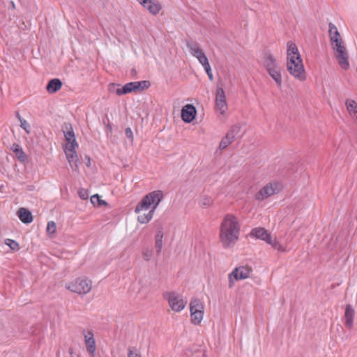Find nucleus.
Instances as JSON below:
<instances>
[{"instance_id": "0eeeda50", "label": "nucleus", "mask_w": 357, "mask_h": 357, "mask_svg": "<svg viewBox=\"0 0 357 357\" xmlns=\"http://www.w3.org/2000/svg\"><path fill=\"white\" fill-rule=\"evenodd\" d=\"M163 297L167 301L170 308L176 312H181L188 303L185 297L175 291L165 292L163 294Z\"/></svg>"}, {"instance_id": "f704fd0d", "label": "nucleus", "mask_w": 357, "mask_h": 357, "mask_svg": "<svg viewBox=\"0 0 357 357\" xmlns=\"http://www.w3.org/2000/svg\"><path fill=\"white\" fill-rule=\"evenodd\" d=\"M231 143L230 142H229V140H227L226 138H222L221 142H220V144H219V149L220 150H223L225 149H226L229 144H231Z\"/></svg>"}, {"instance_id": "f257e3e1", "label": "nucleus", "mask_w": 357, "mask_h": 357, "mask_svg": "<svg viewBox=\"0 0 357 357\" xmlns=\"http://www.w3.org/2000/svg\"><path fill=\"white\" fill-rule=\"evenodd\" d=\"M241 222L237 215L227 213L220 225L219 239L225 248L234 246L239 238Z\"/></svg>"}, {"instance_id": "a211bd4d", "label": "nucleus", "mask_w": 357, "mask_h": 357, "mask_svg": "<svg viewBox=\"0 0 357 357\" xmlns=\"http://www.w3.org/2000/svg\"><path fill=\"white\" fill-rule=\"evenodd\" d=\"M345 106L350 117L357 126V102L354 100L347 99L345 101Z\"/></svg>"}, {"instance_id": "2f4dec72", "label": "nucleus", "mask_w": 357, "mask_h": 357, "mask_svg": "<svg viewBox=\"0 0 357 357\" xmlns=\"http://www.w3.org/2000/svg\"><path fill=\"white\" fill-rule=\"evenodd\" d=\"M240 132L241 126L239 125H234L231 127V128L227 132L234 135V137L236 138L239 136Z\"/></svg>"}, {"instance_id": "5701e85b", "label": "nucleus", "mask_w": 357, "mask_h": 357, "mask_svg": "<svg viewBox=\"0 0 357 357\" xmlns=\"http://www.w3.org/2000/svg\"><path fill=\"white\" fill-rule=\"evenodd\" d=\"M163 231L162 229H160L155 236V248L157 253H160L162 249V238H163Z\"/></svg>"}, {"instance_id": "58836bf2", "label": "nucleus", "mask_w": 357, "mask_h": 357, "mask_svg": "<svg viewBox=\"0 0 357 357\" xmlns=\"http://www.w3.org/2000/svg\"><path fill=\"white\" fill-rule=\"evenodd\" d=\"M128 357H141V356L137 352L130 350L128 354Z\"/></svg>"}, {"instance_id": "393cba45", "label": "nucleus", "mask_w": 357, "mask_h": 357, "mask_svg": "<svg viewBox=\"0 0 357 357\" xmlns=\"http://www.w3.org/2000/svg\"><path fill=\"white\" fill-rule=\"evenodd\" d=\"M10 149L20 161L24 162L26 160V155L20 145L13 144Z\"/></svg>"}, {"instance_id": "9d476101", "label": "nucleus", "mask_w": 357, "mask_h": 357, "mask_svg": "<svg viewBox=\"0 0 357 357\" xmlns=\"http://www.w3.org/2000/svg\"><path fill=\"white\" fill-rule=\"evenodd\" d=\"M150 86L149 81H137L126 84L123 87L118 88L116 91L117 95L126 94L132 91H138L148 89Z\"/></svg>"}, {"instance_id": "bb28decb", "label": "nucleus", "mask_w": 357, "mask_h": 357, "mask_svg": "<svg viewBox=\"0 0 357 357\" xmlns=\"http://www.w3.org/2000/svg\"><path fill=\"white\" fill-rule=\"evenodd\" d=\"M213 199L211 197L203 196L199 201V205L202 208H206L211 206L213 204Z\"/></svg>"}, {"instance_id": "473e14b6", "label": "nucleus", "mask_w": 357, "mask_h": 357, "mask_svg": "<svg viewBox=\"0 0 357 357\" xmlns=\"http://www.w3.org/2000/svg\"><path fill=\"white\" fill-rule=\"evenodd\" d=\"M19 120L20 122V127L24 129L27 134L30 133V125L29 123L24 119L19 117Z\"/></svg>"}, {"instance_id": "dca6fc26", "label": "nucleus", "mask_w": 357, "mask_h": 357, "mask_svg": "<svg viewBox=\"0 0 357 357\" xmlns=\"http://www.w3.org/2000/svg\"><path fill=\"white\" fill-rule=\"evenodd\" d=\"M83 335L87 351L92 356H94L96 346L93 333L91 331H84Z\"/></svg>"}, {"instance_id": "b1692460", "label": "nucleus", "mask_w": 357, "mask_h": 357, "mask_svg": "<svg viewBox=\"0 0 357 357\" xmlns=\"http://www.w3.org/2000/svg\"><path fill=\"white\" fill-rule=\"evenodd\" d=\"M328 35L331 42L333 40H338L342 38L337 26L333 23H329L328 24Z\"/></svg>"}, {"instance_id": "4468645a", "label": "nucleus", "mask_w": 357, "mask_h": 357, "mask_svg": "<svg viewBox=\"0 0 357 357\" xmlns=\"http://www.w3.org/2000/svg\"><path fill=\"white\" fill-rule=\"evenodd\" d=\"M215 107L216 109L221 114H225L228 109L226 101L225 91L221 87H217L215 91Z\"/></svg>"}, {"instance_id": "6e6552de", "label": "nucleus", "mask_w": 357, "mask_h": 357, "mask_svg": "<svg viewBox=\"0 0 357 357\" xmlns=\"http://www.w3.org/2000/svg\"><path fill=\"white\" fill-rule=\"evenodd\" d=\"M191 321L195 325L199 324L204 317V305L200 299L193 298L189 305Z\"/></svg>"}, {"instance_id": "cd10ccee", "label": "nucleus", "mask_w": 357, "mask_h": 357, "mask_svg": "<svg viewBox=\"0 0 357 357\" xmlns=\"http://www.w3.org/2000/svg\"><path fill=\"white\" fill-rule=\"evenodd\" d=\"M91 202L93 206H101L107 204L105 200L100 199L98 194L93 195L91 197Z\"/></svg>"}, {"instance_id": "a19ab883", "label": "nucleus", "mask_w": 357, "mask_h": 357, "mask_svg": "<svg viewBox=\"0 0 357 357\" xmlns=\"http://www.w3.org/2000/svg\"><path fill=\"white\" fill-rule=\"evenodd\" d=\"M225 138H226L227 140H229V142H230L231 143H232L234 142V140L236 139L234 135L229 134V133H227Z\"/></svg>"}, {"instance_id": "79ce46f5", "label": "nucleus", "mask_w": 357, "mask_h": 357, "mask_svg": "<svg viewBox=\"0 0 357 357\" xmlns=\"http://www.w3.org/2000/svg\"><path fill=\"white\" fill-rule=\"evenodd\" d=\"M88 161H89V164H86L87 166H89L91 165V160L89 158H87Z\"/></svg>"}, {"instance_id": "7ed1b4c3", "label": "nucleus", "mask_w": 357, "mask_h": 357, "mask_svg": "<svg viewBox=\"0 0 357 357\" xmlns=\"http://www.w3.org/2000/svg\"><path fill=\"white\" fill-rule=\"evenodd\" d=\"M287 70L295 79L301 82L306 79L303 59L296 45L291 41L287 43Z\"/></svg>"}, {"instance_id": "1a4fd4ad", "label": "nucleus", "mask_w": 357, "mask_h": 357, "mask_svg": "<svg viewBox=\"0 0 357 357\" xmlns=\"http://www.w3.org/2000/svg\"><path fill=\"white\" fill-rule=\"evenodd\" d=\"M252 272V268L248 266L236 267L228 275L229 288L231 289L236 281L248 278Z\"/></svg>"}, {"instance_id": "412c9836", "label": "nucleus", "mask_w": 357, "mask_h": 357, "mask_svg": "<svg viewBox=\"0 0 357 357\" xmlns=\"http://www.w3.org/2000/svg\"><path fill=\"white\" fill-rule=\"evenodd\" d=\"M354 314L355 312L353 307L350 305H347L345 307L344 318L345 325L349 328L353 326Z\"/></svg>"}, {"instance_id": "c85d7f7f", "label": "nucleus", "mask_w": 357, "mask_h": 357, "mask_svg": "<svg viewBox=\"0 0 357 357\" xmlns=\"http://www.w3.org/2000/svg\"><path fill=\"white\" fill-rule=\"evenodd\" d=\"M47 234L49 236L52 237L56 231V225L54 221H50L47 225Z\"/></svg>"}, {"instance_id": "4be33fe9", "label": "nucleus", "mask_w": 357, "mask_h": 357, "mask_svg": "<svg viewBox=\"0 0 357 357\" xmlns=\"http://www.w3.org/2000/svg\"><path fill=\"white\" fill-rule=\"evenodd\" d=\"M61 86L62 83L60 79H53L48 82L46 89L48 93H54L59 91L61 88Z\"/></svg>"}, {"instance_id": "e433bc0d", "label": "nucleus", "mask_w": 357, "mask_h": 357, "mask_svg": "<svg viewBox=\"0 0 357 357\" xmlns=\"http://www.w3.org/2000/svg\"><path fill=\"white\" fill-rule=\"evenodd\" d=\"M78 195L79 197L84 200L87 199L89 197L88 192L84 189H80L78 192Z\"/></svg>"}, {"instance_id": "ea45409f", "label": "nucleus", "mask_w": 357, "mask_h": 357, "mask_svg": "<svg viewBox=\"0 0 357 357\" xmlns=\"http://www.w3.org/2000/svg\"><path fill=\"white\" fill-rule=\"evenodd\" d=\"M126 135L128 138L132 139L133 138V134L130 128H128L126 129Z\"/></svg>"}, {"instance_id": "f8f14e48", "label": "nucleus", "mask_w": 357, "mask_h": 357, "mask_svg": "<svg viewBox=\"0 0 357 357\" xmlns=\"http://www.w3.org/2000/svg\"><path fill=\"white\" fill-rule=\"evenodd\" d=\"M280 190V186L278 183H269L260 189L256 194L255 198L259 201H263L275 193H278Z\"/></svg>"}, {"instance_id": "37998d69", "label": "nucleus", "mask_w": 357, "mask_h": 357, "mask_svg": "<svg viewBox=\"0 0 357 357\" xmlns=\"http://www.w3.org/2000/svg\"><path fill=\"white\" fill-rule=\"evenodd\" d=\"M107 128L109 130H112V127L110 125H107Z\"/></svg>"}, {"instance_id": "72a5a7b5", "label": "nucleus", "mask_w": 357, "mask_h": 357, "mask_svg": "<svg viewBox=\"0 0 357 357\" xmlns=\"http://www.w3.org/2000/svg\"><path fill=\"white\" fill-rule=\"evenodd\" d=\"M197 60L199 61V63L203 66V68L210 66L208 59L206 54L202 55V57Z\"/></svg>"}, {"instance_id": "a878e982", "label": "nucleus", "mask_w": 357, "mask_h": 357, "mask_svg": "<svg viewBox=\"0 0 357 357\" xmlns=\"http://www.w3.org/2000/svg\"><path fill=\"white\" fill-rule=\"evenodd\" d=\"M64 136H65L66 140L67 141L66 144H72L74 146H78L77 143L76 142L74 132L71 128L68 130L64 132Z\"/></svg>"}, {"instance_id": "9b49d317", "label": "nucleus", "mask_w": 357, "mask_h": 357, "mask_svg": "<svg viewBox=\"0 0 357 357\" xmlns=\"http://www.w3.org/2000/svg\"><path fill=\"white\" fill-rule=\"evenodd\" d=\"M334 55L337 63L342 70H347L349 68V54L344 45L336 47L333 49Z\"/></svg>"}, {"instance_id": "f3484780", "label": "nucleus", "mask_w": 357, "mask_h": 357, "mask_svg": "<svg viewBox=\"0 0 357 357\" xmlns=\"http://www.w3.org/2000/svg\"><path fill=\"white\" fill-rule=\"evenodd\" d=\"M139 3L153 15L159 13L162 8L160 3L155 0H142Z\"/></svg>"}, {"instance_id": "c756f323", "label": "nucleus", "mask_w": 357, "mask_h": 357, "mask_svg": "<svg viewBox=\"0 0 357 357\" xmlns=\"http://www.w3.org/2000/svg\"><path fill=\"white\" fill-rule=\"evenodd\" d=\"M5 244L13 250H18L20 247L17 241L13 239L7 238L5 240Z\"/></svg>"}, {"instance_id": "4c0bfd02", "label": "nucleus", "mask_w": 357, "mask_h": 357, "mask_svg": "<svg viewBox=\"0 0 357 357\" xmlns=\"http://www.w3.org/2000/svg\"><path fill=\"white\" fill-rule=\"evenodd\" d=\"M204 69L205 70V71H206V74H207V75L208 77V79L211 81H213V73H212L211 66L205 67V68H204Z\"/></svg>"}, {"instance_id": "f03ea898", "label": "nucleus", "mask_w": 357, "mask_h": 357, "mask_svg": "<svg viewBox=\"0 0 357 357\" xmlns=\"http://www.w3.org/2000/svg\"><path fill=\"white\" fill-rule=\"evenodd\" d=\"M163 199L162 190H154L148 193L135 207V212L138 213L137 221L146 224L153 218L154 212Z\"/></svg>"}, {"instance_id": "ddd939ff", "label": "nucleus", "mask_w": 357, "mask_h": 357, "mask_svg": "<svg viewBox=\"0 0 357 357\" xmlns=\"http://www.w3.org/2000/svg\"><path fill=\"white\" fill-rule=\"evenodd\" d=\"M77 146L66 144L64 151L68 162L73 171L78 169V156L76 151Z\"/></svg>"}, {"instance_id": "aec40b11", "label": "nucleus", "mask_w": 357, "mask_h": 357, "mask_svg": "<svg viewBox=\"0 0 357 357\" xmlns=\"http://www.w3.org/2000/svg\"><path fill=\"white\" fill-rule=\"evenodd\" d=\"M20 220L24 224H29L33 221V215L30 211L25 208H20L17 212Z\"/></svg>"}, {"instance_id": "39448f33", "label": "nucleus", "mask_w": 357, "mask_h": 357, "mask_svg": "<svg viewBox=\"0 0 357 357\" xmlns=\"http://www.w3.org/2000/svg\"><path fill=\"white\" fill-rule=\"evenodd\" d=\"M250 235L255 238L265 241L273 248L279 252H286L287 251L285 246L280 243L277 239L273 237L271 234L263 227L254 228L250 231Z\"/></svg>"}, {"instance_id": "6ab92c4d", "label": "nucleus", "mask_w": 357, "mask_h": 357, "mask_svg": "<svg viewBox=\"0 0 357 357\" xmlns=\"http://www.w3.org/2000/svg\"><path fill=\"white\" fill-rule=\"evenodd\" d=\"M186 45L191 55L197 59H200L202 56L205 54L196 42L188 40L186 42Z\"/></svg>"}, {"instance_id": "2eb2a0df", "label": "nucleus", "mask_w": 357, "mask_h": 357, "mask_svg": "<svg viewBox=\"0 0 357 357\" xmlns=\"http://www.w3.org/2000/svg\"><path fill=\"white\" fill-rule=\"evenodd\" d=\"M197 109L191 104L184 105L181 109V119L185 123H191L196 117Z\"/></svg>"}, {"instance_id": "423d86ee", "label": "nucleus", "mask_w": 357, "mask_h": 357, "mask_svg": "<svg viewBox=\"0 0 357 357\" xmlns=\"http://www.w3.org/2000/svg\"><path fill=\"white\" fill-rule=\"evenodd\" d=\"M65 287L73 293L79 295L86 294L91 291L92 282L87 278H77L66 283Z\"/></svg>"}, {"instance_id": "7c9ffc66", "label": "nucleus", "mask_w": 357, "mask_h": 357, "mask_svg": "<svg viewBox=\"0 0 357 357\" xmlns=\"http://www.w3.org/2000/svg\"><path fill=\"white\" fill-rule=\"evenodd\" d=\"M153 252L151 249L144 248L142 250V257L145 261H149L152 259Z\"/></svg>"}, {"instance_id": "20e7f679", "label": "nucleus", "mask_w": 357, "mask_h": 357, "mask_svg": "<svg viewBox=\"0 0 357 357\" xmlns=\"http://www.w3.org/2000/svg\"><path fill=\"white\" fill-rule=\"evenodd\" d=\"M263 65L270 77L274 80L278 86L282 84V68L275 56L266 52L264 55Z\"/></svg>"}, {"instance_id": "c9c22d12", "label": "nucleus", "mask_w": 357, "mask_h": 357, "mask_svg": "<svg viewBox=\"0 0 357 357\" xmlns=\"http://www.w3.org/2000/svg\"><path fill=\"white\" fill-rule=\"evenodd\" d=\"M331 46H332V48H335L336 47H338L339 45L341 46L342 45H344V42L342 40V38H339L338 40H333V41L331 42Z\"/></svg>"}]
</instances>
